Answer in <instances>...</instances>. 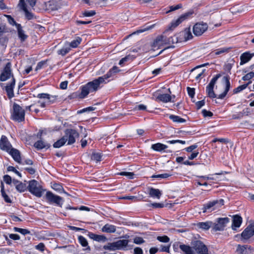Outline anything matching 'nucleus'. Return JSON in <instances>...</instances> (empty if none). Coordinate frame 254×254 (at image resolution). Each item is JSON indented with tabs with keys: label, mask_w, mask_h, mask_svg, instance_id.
Wrapping results in <instances>:
<instances>
[{
	"label": "nucleus",
	"mask_w": 254,
	"mask_h": 254,
	"mask_svg": "<svg viewBox=\"0 0 254 254\" xmlns=\"http://www.w3.org/2000/svg\"><path fill=\"white\" fill-rule=\"evenodd\" d=\"M190 14L191 13H186L181 15L176 20L172 21L168 29L164 32V34H166L169 30H173L184 20L187 19ZM166 41L165 35L157 36L151 44L152 49L153 51H155L156 50L162 48L164 46L167 45Z\"/></svg>",
	"instance_id": "1"
},
{
	"label": "nucleus",
	"mask_w": 254,
	"mask_h": 254,
	"mask_svg": "<svg viewBox=\"0 0 254 254\" xmlns=\"http://www.w3.org/2000/svg\"><path fill=\"white\" fill-rule=\"evenodd\" d=\"M191 247L185 244L179 246L185 254H209L207 247L201 241L195 240L191 242Z\"/></svg>",
	"instance_id": "2"
},
{
	"label": "nucleus",
	"mask_w": 254,
	"mask_h": 254,
	"mask_svg": "<svg viewBox=\"0 0 254 254\" xmlns=\"http://www.w3.org/2000/svg\"><path fill=\"white\" fill-rule=\"evenodd\" d=\"M106 83L107 82L102 76L88 82L81 87V97L85 98L89 93L96 92L102 86L103 84Z\"/></svg>",
	"instance_id": "3"
},
{
	"label": "nucleus",
	"mask_w": 254,
	"mask_h": 254,
	"mask_svg": "<svg viewBox=\"0 0 254 254\" xmlns=\"http://www.w3.org/2000/svg\"><path fill=\"white\" fill-rule=\"evenodd\" d=\"M11 119L18 122H21L25 119V111L18 104L14 103L11 112Z\"/></svg>",
	"instance_id": "4"
},
{
	"label": "nucleus",
	"mask_w": 254,
	"mask_h": 254,
	"mask_svg": "<svg viewBox=\"0 0 254 254\" xmlns=\"http://www.w3.org/2000/svg\"><path fill=\"white\" fill-rule=\"evenodd\" d=\"M254 235V222L250 223L243 231L241 234L237 235L236 237H239L243 243H246Z\"/></svg>",
	"instance_id": "5"
},
{
	"label": "nucleus",
	"mask_w": 254,
	"mask_h": 254,
	"mask_svg": "<svg viewBox=\"0 0 254 254\" xmlns=\"http://www.w3.org/2000/svg\"><path fill=\"white\" fill-rule=\"evenodd\" d=\"M27 189L32 194L37 197H40L42 195V188L35 180H32L29 182Z\"/></svg>",
	"instance_id": "6"
},
{
	"label": "nucleus",
	"mask_w": 254,
	"mask_h": 254,
	"mask_svg": "<svg viewBox=\"0 0 254 254\" xmlns=\"http://www.w3.org/2000/svg\"><path fill=\"white\" fill-rule=\"evenodd\" d=\"M223 205L224 200L223 199L210 201L203 205V207L202 208L203 212H211Z\"/></svg>",
	"instance_id": "7"
},
{
	"label": "nucleus",
	"mask_w": 254,
	"mask_h": 254,
	"mask_svg": "<svg viewBox=\"0 0 254 254\" xmlns=\"http://www.w3.org/2000/svg\"><path fill=\"white\" fill-rule=\"evenodd\" d=\"M11 77H12V78H14L11 70V64L10 62H8L0 75V80L4 81Z\"/></svg>",
	"instance_id": "8"
},
{
	"label": "nucleus",
	"mask_w": 254,
	"mask_h": 254,
	"mask_svg": "<svg viewBox=\"0 0 254 254\" xmlns=\"http://www.w3.org/2000/svg\"><path fill=\"white\" fill-rule=\"evenodd\" d=\"M79 133L75 129H67L65 131L64 138H66L67 144L70 145L75 142V138L78 137Z\"/></svg>",
	"instance_id": "9"
},
{
	"label": "nucleus",
	"mask_w": 254,
	"mask_h": 254,
	"mask_svg": "<svg viewBox=\"0 0 254 254\" xmlns=\"http://www.w3.org/2000/svg\"><path fill=\"white\" fill-rule=\"evenodd\" d=\"M221 76L220 74H216L212 79L206 87V92L208 96L211 98L216 97V95L215 94L213 89L215 84L216 83L218 79Z\"/></svg>",
	"instance_id": "10"
},
{
	"label": "nucleus",
	"mask_w": 254,
	"mask_h": 254,
	"mask_svg": "<svg viewBox=\"0 0 254 254\" xmlns=\"http://www.w3.org/2000/svg\"><path fill=\"white\" fill-rule=\"evenodd\" d=\"M229 221L228 217L218 218L216 222L213 224V229L215 231H223Z\"/></svg>",
	"instance_id": "11"
},
{
	"label": "nucleus",
	"mask_w": 254,
	"mask_h": 254,
	"mask_svg": "<svg viewBox=\"0 0 254 254\" xmlns=\"http://www.w3.org/2000/svg\"><path fill=\"white\" fill-rule=\"evenodd\" d=\"M208 29L206 23H197L193 27V34L196 36H201Z\"/></svg>",
	"instance_id": "12"
},
{
	"label": "nucleus",
	"mask_w": 254,
	"mask_h": 254,
	"mask_svg": "<svg viewBox=\"0 0 254 254\" xmlns=\"http://www.w3.org/2000/svg\"><path fill=\"white\" fill-rule=\"evenodd\" d=\"M46 197L49 202L55 203L61 206V202L62 201L63 198L61 196L55 195L51 191H49L46 194Z\"/></svg>",
	"instance_id": "13"
},
{
	"label": "nucleus",
	"mask_w": 254,
	"mask_h": 254,
	"mask_svg": "<svg viewBox=\"0 0 254 254\" xmlns=\"http://www.w3.org/2000/svg\"><path fill=\"white\" fill-rule=\"evenodd\" d=\"M11 148L12 146L7 137L4 135H2L0 139V149L8 152Z\"/></svg>",
	"instance_id": "14"
},
{
	"label": "nucleus",
	"mask_w": 254,
	"mask_h": 254,
	"mask_svg": "<svg viewBox=\"0 0 254 254\" xmlns=\"http://www.w3.org/2000/svg\"><path fill=\"white\" fill-rule=\"evenodd\" d=\"M47 10L54 11L59 9L61 7L60 2L55 0H51L45 3Z\"/></svg>",
	"instance_id": "15"
},
{
	"label": "nucleus",
	"mask_w": 254,
	"mask_h": 254,
	"mask_svg": "<svg viewBox=\"0 0 254 254\" xmlns=\"http://www.w3.org/2000/svg\"><path fill=\"white\" fill-rule=\"evenodd\" d=\"M18 6L24 11L25 16L27 19L31 20L34 18V14L32 12H29L27 9L25 0H19Z\"/></svg>",
	"instance_id": "16"
},
{
	"label": "nucleus",
	"mask_w": 254,
	"mask_h": 254,
	"mask_svg": "<svg viewBox=\"0 0 254 254\" xmlns=\"http://www.w3.org/2000/svg\"><path fill=\"white\" fill-rule=\"evenodd\" d=\"M252 250V248L250 246L238 245L236 252L238 254H249Z\"/></svg>",
	"instance_id": "17"
},
{
	"label": "nucleus",
	"mask_w": 254,
	"mask_h": 254,
	"mask_svg": "<svg viewBox=\"0 0 254 254\" xmlns=\"http://www.w3.org/2000/svg\"><path fill=\"white\" fill-rule=\"evenodd\" d=\"M223 79L225 81V88L224 91L221 93V94L219 95L218 98L219 99H224L225 96H226L228 92L230 90V87H231V84L230 82V78L229 76H225L223 77Z\"/></svg>",
	"instance_id": "18"
},
{
	"label": "nucleus",
	"mask_w": 254,
	"mask_h": 254,
	"mask_svg": "<svg viewBox=\"0 0 254 254\" xmlns=\"http://www.w3.org/2000/svg\"><path fill=\"white\" fill-rule=\"evenodd\" d=\"M15 83L14 78L12 79L11 82L5 86V91L9 99L12 98L14 96L13 88Z\"/></svg>",
	"instance_id": "19"
},
{
	"label": "nucleus",
	"mask_w": 254,
	"mask_h": 254,
	"mask_svg": "<svg viewBox=\"0 0 254 254\" xmlns=\"http://www.w3.org/2000/svg\"><path fill=\"white\" fill-rule=\"evenodd\" d=\"M8 153L11 155L15 161L18 163H21L20 152L18 150L12 148Z\"/></svg>",
	"instance_id": "20"
},
{
	"label": "nucleus",
	"mask_w": 254,
	"mask_h": 254,
	"mask_svg": "<svg viewBox=\"0 0 254 254\" xmlns=\"http://www.w3.org/2000/svg\"><path fill=\"white\" fill-rule=\"evenodd\" d=\"M232 47H223L215 50L214 51L212 52L210 55L212 56H219L223 55L228 53L232 49Z\"/></svg>",
	"instance_id": "21"
},
{
	"label": "nucleus",
	"mask_w": 254,
	"mask_h": 254,
	"mask_svg": "<svg viewBox=\"0 0 254 254\" xmlns=\"http://www.w3.org/2000/svg\"><path fill=\"white\" fill-rule=\"evenodd\" d=\"M254 56V53L251 54L249 52L242 54L240 56V64L242 65L248 62Z\"/></svg>",
	"instance_id": "22"
},
{
	"label": "nucleus",
	"mask_w": 254,
	"mask_h": 254,
	"mask_svg": "<svg viewBox=\"0 0 254 254\" xmlns=\"http://www.w3.org/2000/svg\"><path fill=\"white\" fill-rule=\"evenodd\" d=\"M18 36L20 39L21 42L25 41L28 37V36L25 34L24 31L23 30L21 25L20 24H16Z\"/></svg>",
	"instance_id": "23"
},
{
	"label": "nucleus",
	"mask_w": 254,
	"mask_h": 254,
	"mask_svg": "<svg viewBox=\"0 0 254 254\" xmlns=\"http://www.w3.org/2000/svg\"><path fill=\"white\" fill-rule=\"evenodd\" d=\"M242 222V218L238 215H235L233 217L232 228L233 230H236L235 228L240 227Z\"/></svg>",
	"instance_id": "24"
},
{
	"label": "nucleus",
	"mask_w": 254,
	"mask_h": 254,
	"mask_svg": "<svg viewBox=\"0 0 254 254\" xmlns=\"http://www.w3.org/2000/svg\"><path fill=\"white\" fill-rule=\"evenodd\" d=\"M151 148L156 151L161 152L162 151L167 149L168 146L166 145L161 143H157L152 144Z\"/></svg>",
	"instance_id": "25"
},
{
	"label": "nucleus",
	"mask_w": 254,
	"mask_h": 254,
	"mask_svg": "<svg viewBox=\"0 0 254 254\" xmlns=\"http://www.w3.org/2000/svg\"><path fill=\"white\" fill-rule=\"evenodd\" d=\"M156 99L164 103H167L171 101V96L169 94H161L157 96Z\"/></svg>",
	"instance_id": "26"
},
{
	"label": "nucleus",
	"mask_w": 254,
	"mask_h": 254,
	"mask_svg": "<svg viewBox=\"0 0 254 254\" xmlns=\"http://www.w3.org/2000/svg\"><path fill=\"white\" fill-rule=\"evenodd\" d=\"M34 146L37 149L40 150L45 148H49L50 145L41 140H39L34 143Z\"/></svg>",
	"instance_id": "27"
},
{
	"label": "nucleus",
	"mask_w": 254,
	"mask_h": 254,
	"mask_svg": "<svg viewBox=\"0 0 254 254\" xmlns=\"http://www.w3.org/2000/svg\"><path fill=\"white\" fill-rule=\"evenodd\" d=\"M149 194L150 196L152 197H155L157 199H159L161 196L162 193L159 189L151 188L149 190Z\"/></svg>",
	"instance_id": "28"
},
{
	"label": "nucleus",
	"mask_w": 254,
	"mask_h": 254,
	"mask_svg": "<svg viewBox=\"0 0 254 254\" xmlns=\"http://www.w3.org/2000/svg\"><path fill=\"white\" fill-rule=\"evenodd\" d=\"M117 250L124 249L128 243V240H120L115 242Z\"/></svg>",
	"instance_id": "29"
},
{
	"label": "nucleus",
	"mask_w": 254,
	"mask_h": 254,
	"mask_svg": "<svg viewBox=\"0 0 254 254\" xmlns=\"http://www.w3.org/2000/svg\"><path fill=\"white\" fill-rule=\"evenodd\" d=\"M102 230L104 232L112 233L115 232L116 228L114 225L107 224L103 227Z\"/></svg>",
	"instance_id": "30"
},
{
	"label": "nucleus",
	"mask_w": 254,
	"mask_h": 254,
	"mask_svg": "<svg viewBox=\"0 0 254 254\" xmlns=\"http://www.w3.org/2000/svg\"><path fill=\"white\" fill-rule=\"evenodd\" d=\"M213 223L211 221H207L205 222H200L197 224V226L203 230H208L210 227L213 228Z\"/></svg>",
	"instance_id": "31"
},
{
	"label": "nucleus",
	"mask_w": 254,
	"mask_h": 254,
	"mask_svg": "<svg viewBox=\"0 0 254 254\" xmlns=\"http://www.w3.org/2000/svg\"><path fill=\"white\" fill-rule=\"evenodd\" d=\"M120 70L118 69V67L115 66L112 68H111L106 74L102 76L105 81L108 79L109 78L111 77L113 73H116L119 72Z\"/></svg>",
	"instance_id": "32"
},
{
	"label": "nucleus",
	"mask_w": 254,
	"mask_h": 254,
	"mask_svg": "<svg viewBox=\"0 0 254 254\" xmlns=\"http://www.w3.org/2000/svg\"><path fill=\"white\" fill-rule=\"evenodd\" d=\"M89 236L91 239H93V240L98 242H104L106 240V237L103 235H99L93 234L92 233H90Z\"/></svg>",
	"instance_id": "33"
},
{
	"label": "nucleus",
	"mask_w": 254,
	"mask_h": 254,
	"mask_svg": "<svg viewBox=\"0 0 254 254\" xmlns=\"http://www.w3.org/2000/svg\"><path fill=\"white\" fill-rule=\"evenodd\" d=\"M169 119L172 120L174 122L177 123H184L186 122V120L179 116L171 115L169 116Z\"/></svg>",
	"instance_id": "34"
},
{
	"label": "nucleus",
	"mask_w": 254,
	"mask_h": 254,
	"mask_svg": "<svg viewBox=\"0 0 254 254\" xmlns=\"http://www.w3.org/2000/svg\"><path fill=\"white\" fill-rule=\"evenodd\" d=\"M165 39L167 41V45L177 43L179 41L178 37V36H177V35H174L173 36H171L169 38H167V36L165 35Z\"/></svg>",
	"instance_id": "35"
},
{
	"label": "nucleus",
	"mask_w": 254,
	"mask_h": 254,
	"mask_svg": "<svg viewBox=\"0 0 254 254\" xmlns=\"http://www.w3.org/2000/svg\"><path fill=\"white\" fill-rule=\"evenodd\" d=\"M66 142V138H64V136L61 139L57 140L53 144V146L55 148H60L64 145Z\"/></svg>",
	"instance_id": "36"
},
{
	"label": "nucleus",
	"mask_w": 254,
	"mask_h": 254,
	"mask_svg": "<svg viewBox=\"0 0 254 254\" xmlns=\"http://www.w3.org/2000/svg\"><path fill=\"white\" fill-rule=\"evenodd\" d=\"M182 35L184 36L185 41L190 40L193 37L190 29H186L184 31L182 32Z\"/></svg>",
	"instance_id": "37"
},
{
	"label": "nucleus",
	"mask_w": 254,
	"mask_h": 254,
	"mask_svg": "<svg viewBox=\"0 0 254 254\" xmlns=\"http://www.w3.org/2000/svg\"><path fill=\"white\" fill-rule=\"evenodd\" d=\"M252 83L251 81H249L247 83L243 84L242 85H240L238 86V87L235 88L233 90V93L234 94L238 93L239 92H241V91L243 90L244 89H246L248 86Z\"/></svg>",
	"instance_id": "38"
},
{
	"label": "nucleus",
	"mask_w": 254,
	"mask_h": 254,
	"mask_svg": "<svg viewBox=\"0 0 254 254\" xmlns=\"http://www.w3.org/2000/svg\"><path fill=\"white\" fill-rule=\"evenodd\" d=\"M16 190L19 192L25 191L27 188L26 184L20 182L16 187Z\"/></svg>",
	"instance_id": "39"
},
{
	"label": "nucleus",
	"mask_w": 254,
	"mask_h": 254,
	"mask_svg": "<svg viewBox=\"0 0 254 254\" xmlns=\"http://www.w3.org/2000/svg\"><path fill=\"white\" fill-rule=\"evenodd\" d=\"M81 42V38L77 37L75 40H73L70 43V46L72 48H76Z\"/></svg>",
	"instance_id": "40"
},
{
	"label": "nucleus",
	"mask_w": 254,
	"mask_h": 254,
	"mask_svg": "<svg viewBox=\"0 0 254 254\" xmlns=\"http://www.w3.org/2000/svg\"><path fill=\"white\" fill-rule=\"evenodd\" d=\"M103 248L105 250L111 251H115L117 250L115 242L112 243H108L107 245H105Z\"/></svg>",
	"instance_id": "41"
},
{
	"label": "nucleus",
	"mask_w": 254,
	"mask_h": 254,
	"mask_svg": "<svg viewBox=\"0 0 254 254\" xmlns=\"http://www.w3.org/2000/svg\"><path fill=\"white\" fill-rule=\"evenodd\" d=\"M101 157L100 153L95 152L92 153L91 158L92 160L99 162L101 161Z\"/></svg>",
	"instance_id": "42"
},
{
	"label": "nucleus",
	"mask_w": 254,
	"mask_h": 254,
	"mask_svg": "<svg viewBox=\"0 0 254 254\" xmlns=\"http://www.w3.org/2000/svg\"><path fill=\"white\" fill-rule=\"evenodd\" d=\"M13 229L14 231L19 232L24 235L29 234L30 233V232L28 230L25 229L14 227Z\"/></svg>",
	"instance_id": "43"
},
{
	"label": "nucleus",
	"mask_w": 254,
	"mask_h": 254,
	"mask_svg": "<svg viewBox=\"0 0 254 254\" xmlns=\"http://www.w3.org/2000/svg\"><path fill=\"white\" fill-rule=\"evenodd\" d=\"M52 188L54 190H56L60 193H61L62 192H64L63 187L59 184H57V183L54 184L52 186Z\"/></svg>",
	"instance_id": "44"
},
{
	"label": "nucleus",
	"mask_w": 254,
	"mask_h": 254,
	"mask_svg": "<svg viewBox=\"0 0 254 254\" xmlns=\"http://www.w3.org/2000/svg\"><path fill=\"white\" fill-rule=\"evenodd\" d=\"M79 243L82 247L88 246V242L87 240L83 236H79L78 238Z\"/></svg>",
	"instance_id": "45"
},
{
	"label": "nucleus",
	"mask_w": 254,
	"mask_h": 254,
	"mask_svg": "<svg viewBox=\"0 0 254 254\" xmlns=\"http://www.w3.org/2000/svg\"><path fill=\"white\" fill-rule=\"evenodd\" d=\"M4 16L7 18V21L10 25L12 26L15 25L16 26V24H18V23L16 22L15 20L11 17V15L5 14Z\"/></svg>",
	"instance_id": "46"
},
{
	"label": "nucleus",
	"mask_w": 254,
	"mask_h": 254,
	"mask_svg": "<svg viewBox=\"0 0 254 254\" xmlns=\"http://www.w3.org/2000/svg\"><path fill=\"white\" fill-rule=\"evenodd\" d=\"M171 176V174H168V173H165L162 174H159V175H153L151 178H157V179H164V178H167L169 177H170Z\"/></svg>",
	"instance_id": "47"
},
{
	"label": "nucleus",
	"mask_w": 254,
	"mask_h": 254,
	"mask_svg": "<svg viewBox=\"0 0 254 254\" xmlns=\"http://www.w3.org/2000/svg\"><path fill=\"white\" fill-rule=\"evenodd\" d=\"M70 50V48L69 47L63 48L58 51V54L64 56L68 53Z\"/></svg>",
	"instance_id": "48"
},
{
	"label": "nucleus",
	"mask_w": 254,
	"mask_h": 254,
	"mask_svg": "<svg viewBox=\"0 0 254 254\" xmlns=\"http://www.w3.org/2000/svg\"><path fill=\"white\" fill-rule=\"evenodd\" d=\"M66 209H72V210L79 209L80 210H85V211H90V208L85 206H81L79 208L68 206L66 207Z\"/></svg>",
	"instance_id": "49"
},
{
	"label": "nucleus",
	"mask_w": 254,
	"mask_h": 254,
	"mask_svg": "<svg viewBox=\"0 0 254 254\" xmlns=\"http://www.w3.org/2000/svg\"><path fill=\"white\" fill-rule=\"evenodd\" d=\"M254 77V72H250L246 74L245 76L242 77L243 80H249Z\"/></svg>",
	"instance_id": "50"
},
{
	"label": "nucleus",
	"mask_w": 254,
	"mask_h": 254,
	"mask_svg": "<svg viewBox=\"0 0 254 254\" xmlns=\"http://www.w3.org/2000/svg\"><path fill=\"white\" fill-rule=\"evenodd\" d=\"M157 239L160 242L163 243H168L170 240L169 238L167 236H158Z\"/></svg>",
	"instance_id": "51"
},
{
	"label": "nucleus",
	"mask_w": 254,
	"mask_h": 254,
	"mask_svg": "<svg viewBox=\"0 0 254 254\" xmlns=\"http://www.w3.org/2000/svg\"><path fill=\"white\" fill-rule=\"evenodd\" d=\"M144 242L145 241L143 239V238L140 237H136L133 239V243L137 245L143 244Z\"/></svg>",
	"instance_id": "52"
},
{
	"label": "nucleus",
	"mask_w": 254,
	"mask_h": 254,
	"mask_svg": "<svg viewBox=\"0 0 254 254\" xmlns=\"http://www.w3.org/2000/svg\"><path fill=\"white\" fill-rule=\"evenodd\" d=\"M187 91L189 95L191 97V98H193L195 94V89L193 88H190V87H187Z\"/></svg>",
	"instance_id": "53"
},
{
	"label": "nucleus",
	"mask_w": 254,
	"mask_h": 254,
	"mask_svg": "<svg viewBox=\"0 0 254 254\" xmlns=\"http://www.w3.org/2000/svg\"><path fill=\"white\" fill-rule=\"evenodd\" d=\"M120 175L122 176H125L128 179H132L133 176H134V174L133 173L127 172H122L120 173Z\"/></svg>",
	"instance_id": "54"
},
{
	"label": "nucleus",
	"mask_w": 254,
	"mask_h": 254,
	"mask_svg": "<svg viewBox=\"0 0 254 254\" xmlns=\"http://www.w3.org/2000/svg\"><path fill=\"white\" fill-rule=\"evenodd\" d=\"M202 114L204 117H211L213 116V113L209 111H207L205 109H203L202 111Z\"/></svg>",
	"instance_id": "55"
},
{
	"label": "nucleus",
	"mask_w": 254,
	"mask_h": 254,
	"mask_svg": "<svg viewBox=\"0 0 254 254\" xmlns=\"http://www.w3.org/2000/svg\"><path fill=\"white\" fill-rule=\"evenodd\" d=\"M3 181L6 184L8 185L11 184L12 183V179L10 176L8 175H5L3 177Z\"/></svg>",
	"instance_id": "56"
},
{
	"label": "nucleus",
	"mask_w": 254,
	"mask_h": 254,
	"mask_svg": "<svg viewBox=\"0 0 254 254\" xmlns=\"http://www.w3.org/2000/svg\"><path fill=\"white\" fill-rule=\"evenodd\" d=\"M7 171H12L17 174L19 177H21V174L20 172H19L17 170L15 169V168L13 166H8L7 167Z\"/></svg>",
	"instance_id": "57"
},
{
	"label": "nucleus",
	"mask_w": 254,
	"mask_h": 254,
	"mask_svg": "<svg viewBox=\"0 0 254 254\" xmlns=\"http://www.w3.org/2000/svg\"><path fill=\"white\" fill-rule=\"evenodd\" d=\"M77 97H78L79 98H80V99L84 98L81 97L80 93H78V92H74L68 96V98L70 99L75 98Z\"/></svg>",
	"instance_id": "58"
},
{
	"label": "nucleus",
	"mask_w": 254,
	"mask_h": 254,
	"mask_svg": "<svg viewBox=\"0 0 254 254\" xmlns=\"http://www.w3.org/2000/svg\"><path fill=\"white\" fill-rule=\"evenodd\" d=\"M95 109V108H94L93 107H87L86 108H84V109L78 111V113L81 114V113H84L85 112H87V111L88 112L92 111H94Z\"/></svg>",
	"instance_id": "59"
},
{
	"label": "nucleus",
	"mask_w": 254,
	"mask_h": 254,
	"mask_svg": "<svg viewBox=\"0 0 254 254\" xmlns=\"http://www.w3.org/2000/svg\"><path fill=\"white\" fill-rule=\"evenodd\" d=\"M96 14V12L94 10H91V11H85L83 13V15L84 16H92Z\"/></svg>",
	"instance_id": "60"
},
{
	"label": "nucleus",
	"mask_w": 254,
	"mask_h": 254,
	"mask_svg": "<svg viewBox=\"0 0 254 254\" xmlns=\"http://www.w3.org/2000/svg\"><path fill=\"white\" fill-rule=\"evenodd\" d=\"M7 32L6 26L3 24H0V36H2L4 33Z\"/></svg>",
	"instance_id": "61"
},
{
	"label": "nucleus",
	"mask_w": 254,
	"mask_h": 254,
	"mask_svg": "<svg viewBox=\"0 0 254 254\" xmlns=\"http://www.w3.org/2000/svg\"><path fill=\"white\" fill-rule=\"evenodd\" d=\"M37 97L41 99H48L50 98V95L47 93H40L38 94Z\"/></svg>",
	"instance_id": "62"
},
{
	"label": "nucleus",
	"mask_w": 254,
	"mask_h": 254,
	"mask_svg": "<svg viewBox=\"0 0 254 254\" xmlns=\"http://www.w3.org/2000/svg\"><path fill=\"white\" fill-rule=\"evenodd\" d=\"M205 104V101L204 100L201 101H198L196 103V107L197 110L200 109L202 107H203Z\"/></svg>",
	"instance_id": "63"
},
{
	"label": "nucleus",
	"mask_w": 254,
	"mask_h": 254,
	"mask_svg": "<svg viewBox=\"0 0 254 254\" xmlns=\"http://www.w3.org/2000/svg\"><path fill=\"white\" fill-rule=\"evenodd\" d=\"M133 254H143V251L140 248L136 247L133 250Z\"/></svg>",
	"instance_id": "64"
}]
</instances>
